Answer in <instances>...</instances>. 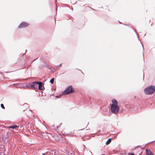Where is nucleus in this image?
<instances>
[{"label": "nucleus", "mask_w": 155, "mask_h": 155, "mask_svg": "<svg viewBox=\"0 0 155 155\" xmlns=\"http://www.w3.org/2000/svg\"><path fill=\"white\" fill-rule=\"evenodd\" d=\"M155 91V86L154 85H150L146 88L144 90L145 93L147 95L151 94Z\"/></svg>", "instance_id": "obj_1"}, {"label": "nucleus", "mask_w": 155, "mask_h": 155, "mask_svg": "<svg viewBox=\"0 0 155 155\" xmlns=\"http://www.w3.org/2000/svg\"><path fill=\"white\" fill-rule=\"evenodd\" d=\"M74 92V89L71 86H68L63 92V94L67 95L69 94L73 93Z\"/></svg>", "instance_id": "obj_2"}, {"label": "nucleus", "mask_w": 155, "mask_h": 155, "mask_svg": "<svg viewBox=\"0 0 155 155\" xmlns=\"http://www.w3.org/2000/svg\"><path fill=\"white\" fill-rule=\"evenodd\" d=\"M111 110L112 113L116 114L119 110V108L117 105L112 104L111 106Z\"/></svg>", "instance_id": "obj_3"}, {"label": "nucleus", "mask_w": 155, "mask_h": 155, "mask_svg": "<svg viewBox=\"0 0 155 155\" xmlns=\"http://www.w3.org/2000/svg\"><path fill=\"white\" fill-rule=\"evenodd\" d=\"M32 83L36 84L38 85V88L40 90H43L44 84L41 81H33L31 82Z\"/></svg>", "instance_id": "obj_4"}, {"label": "nucleus", "mask_w": 155, "mask_h": 155, "mask_svg": "<svg viewBox=\"0 0 155 155\" xmlns=\"http://www.w3.org/2000/svg\"><path fill=\"white\" fill-rule=\"evenodd\" d=\"M29 25L28 23L26 22H22L18 25V28H24L27 27Z\"/></svg>", "instance_id": "obj_5"}, {"label": "nucleus", "mask_w": 155, "mask_h": 155, "mask_svg": "<svg viewBox=\"0 0 155 155\" xmlns=\"http://www.w3.org/2000/svg\"><path fill=\"white\" fill-rule=\"evenodd\" d=\"M31 82H26L24 84H21V86L24 88V89H30V85Z\"/></svg>", "instance_id": "obj_6"}, {"label": "nucleus", "mask_w": 155, "mask_h": 155, "mask_svg": "<svg viewBox=\"0 0 155 155\" xmlns=\"http://www.w3.org/2000/svg\"><path fill=\"white\" fill-rule=\"evenodd\" d=\"M32 84H31L30 85V89H32L35 90V91H38V89H36V88L35 87V84H34L32 83Z\"/></svg>", "instance_id": "obj_7"}, {"label": "nucleus", "mask_w": 155, "mask_h": 155, "mask_svg": "<svg viewBox=\"0 0 155 155\" xmlns=\"http://www.w3.org/2000/svg\"><path fill=\"white\" fill-rule=\"evenodd\" d=\"M147 153L146 155H154L153 153L148 149L146 150Z\"/></svg>", "instance_id": "obj_8"}, {"label": "nucleus", "mask_w": 155, "mask_h": 155, "mask_svg": "<svg viewBox=\"0 0 155 155\" xmlns=\"http://www.w3.org/2000/svg\"><path fill=\"white\" fill-rule=\"evenodd\" d=\"M113 104H114V105H117V101L115 99H113L112 100Z\"/></svg>", "instance_id": "obj_9"}, {"label": "nucleus", "mask_w": 155, "mask_h": 155, "mask_svg": "<svg viewBox=\"0 0 155 155\" xmlns=\"http://www.w3.org/2000/svg\"><path fill=\"white\" fill-rule=\"evenodd\" d=\"M111 138H109L107 141L106 142V145H108L111 142Z\"/></svg>", "instance_id": "obj_10"}, {"label": "nucleus", "mask_w": 155, "mask_h": 155, "mask_svg": "<svg viewBox=\"0 0 155 155\" xmlns=\"http://www.w3.org/2000/svg\"><path fill=\"white\" fill-rule=\"evenodd\" d=\"M17 127V126L16 125H12V126H11L9 127L10 128H12V129H14Z\"/></svg>", "instance_id": "obj_11"}, {"label": "nucleus", "mask_w": 155, "mask_h": 155, "mask_svg": "<svg viewBox=\"0 0 155 155\" xmlns=\"http://www.w3.org/2000/svg\"><path fill=\"white\" fill-rule=\"evenodd\" d=\"M54 78H51V79L50 81V83H51V84H53L54 82Z\"/></svg>", "instance_id": "obj_12"}, {"label": "nucleus", "mask_w": 155, "mask_h": 155, "mask_svg": "<svg viewBox=\"0 0 155 155\" xmlns=\"http://www.w3.org/2000/svg\"><path fill=\"white\" fill-rule=\"evenodd\" d=\"M23 107H25L26 108H27L28 107V104H23Z\"/></svg>", "instance_id": "obj_13"}, {"label": "nucleus", "mask_w": 155, "mask_h": 155, "mask_svg": "<svg viewBox=\"0 0 155 155\" xmlns=\"http://www.w3.org/2000/svg\"><path fill=\"white\" fill-rule=\"evenodd\" d=\"M132 28L134 30V31H135V33L137 34V37L139 39V40H140V39H139V35H138L137 34V33H136L135 30V29H134V28H133V27H132Z\"/></svg>", "instance_id": "obj_14"}, {"label": "nucleus", "mask_w": 155, "mask_h": 155, "mask_svg": "<svg viewBox=\"0 0 155 155\" xmlns=\"http://www.w3.org/2000/svg\"><path fill=\"white\" fill-rule=\"evenodd\" d=\"M1 107L3 109H5V107L4 106V105L3 104H1Z\"/></svg>", "instance_id": "obj_15"}, {"label": "nucleus", "mask_w": 155, "mask_h": 155, "mask_svg": "<svg viewBox=\"0 0 155 155\" xmlns=\"http://www.w3.org/2000/svg\"><path fill=\"white\" fill-rule=\"evenodd\" d=\"M62 124V123H61L57 127V129H58V128L59 127H60L61 124Z\"/></svg>", "instance_id": "obj_16"}, {"label": "nucleus", "mask_w": 155, "mask_h": 155, "mask_svg": "<svg viewBox=\"0 0 155 155\" xmlns=\"http://www.w3.org/2000/svg\"><path fill=\"white\" fill-rule=\"evenodd\" d=\"M62 63H61V64H59V65H57V68H58L60 67H61L62 65Z\"/></svg>", "instance_id": "obj_17"}, {"label": "nucleus", "mask_w": 155, "mask_h": 155, "mask_svg": "<svg viewBox=\"0 0 155 155\" xmlns=\"http://www.w3.org/2000/svg\"><path fill=\"white\" fill-rule=\"evenodd\" d=\"M61 96V95H59V96L57 95V96H56V97H57V98H59L60 97H60V96Z\"/></svg>", "instance_id": "obj_18"}, {"label": "nucleus", "mask_w": 155, "mask_h": 155, "mask_svg": "<svg viewBox=\"0 0 155 155\" xmlns=\"http://www.w3.org/2000/svg\"><path fill=\"white\" fill-rule=\"evenodd\" d=\"M128 154H129V155H130V153H128ZM131 155H134V153H132L131 154Z\"/></svg>", "instance_id": "obj_19"}, {"label": "nucleus", "mask_w": 155, "mask_h": 155, "mask_svg": "<svg viewBox=\"0 0 155 155\" xmlns=\"http://www.w3.org/2000/svg\"><path fill=\"white\" fill-rule=\"evenodd\" d=\"M57 6L56 5V14H57Z\"/></svg>", "instance_id": "obj_20"}, {"label": "nucleus", "mask_w": 155, "mask_h": 155, "mask_svg": "<svg viewBox=\"0 0 155 155\" xmlns=\"http://www.w3.org/2000/svg\"><path fill=\"white\" fill-rule=\"evenodd\" d=\"M144 73H143V79H144Z\"/></svg>", "instance_id": "obj_21"}, {"label": "nucleus", "mask_w": 155, "mask_h": 155, "mask_svg": "<svg viewBox=\"0 0 155 155\" xmlns=\"http://www.w3.org/2000/svg\"><path fill=\"white\" fill-rule=\"evenodd\" d=\"M70 154H73V152H72V153H70Z\"/></svg>", "instance_id": "obj_22"}, {"label": "nucleus", "mask_w": 155, "mask_h": 155, "mask_svg": "<svg viewBox=\"0 0 155 155\" xmlns=\"http://www.w3.org/2000/svg\"><path fill=\"white\" fill-rule=\"evenodd\" d=\"M143 60L144 61V54H143Z\"/></svg>", "instance_id": "obj_23"}, {"label": "nucleus", "mask_w": 155, "mask_h": 155, "mask_svg": "<svg viewBox=\"0 0 155 155\" xmlns=\"http://www.w3.org/2000/svg\"><path fill=\"white\" fill-rule=\"evenodd\" d=\"M155 142V140L153 141H152V142Z\"/></svg>", "instance_id": "obj_24"}, {"label": "nucleus", "mask_w": 155, "mask_h": 155, "mask_svg": "<svg viewBox=\"0 0 155 155\" xmlns=\"http://www.w3.org/2000/svg\"><path fill=\"white\" fill-rule=\"evenodd\" d=\"M45 154V153H43L42 155H44Z\"/></svg>", "instance_id": "obj_25"}, {"label": "nucleus", "mask_w": 155, "mask_h": 155, "mask_svg": "<svg viewBox=\"0 0 155 155\" xmlns=\"http://www.w3.org/2000/svg\"><path fill=\"white\" fill-rule=\"evenodd\" d=\"M120 22V24H121V23H121V22Z\"/></svg>", "instance_id": "obj_26"}, {"label": "nucleus", "mask_w": 155, "mask_h": 155, "mask_svg": "<svg viewBox=\"0 0 155 155\" xmlns=\"http://www.w3.org/2000/svg\"><path fill=\"white\" fill-rule=\"evenodd\" d=\"M142 46H143V45H142ZM143 49L144 50V48H143Z\"/></svg>", "instance_id": "obj_27"}, {"label": "nucleus", "mask_w": 155, "mask_h": 155, "mask_svg": "<svg viewBox=\"0 0 155 155\" xmlns=\"http://www.w3.org/2000/svg\"><path fill=\"white\" fill-rule=\"evenodd\" d=\"M24 54H25V53H24V54H23V55H24Z\"/></svg>", "instance_id": "obj_28"}, {"label": "nucleus", "mask_w": 155, "mask_h": 155, "mask_svg": "<svg viewBox=\"0 0 155 155\" xmlns=\"http://www.w3.org/2000/svg\"><path fill=\"white\" fill-rule=\"evenodd\" d=\"M101 155H105L104 154H102Z\"/></svg>", "instance_id": "obj_29"}]
</instances>
